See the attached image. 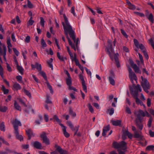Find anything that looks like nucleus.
<instances>
[{
	"instance_id": "1",
	"label": "nucleus",
	"mask_w": 154,
	"mask_h": 154,
	"mask_svg": "<svg viewBox=\"0 0 154 154\" xmlns=\"http://www.w3.org/2000/svg\"><path fill=\"white\" fill-rule=\"evenodd\" d=\"M63 8H61L60 11V14L61 17L64 19V22H62V24L65 32V33L68 40V42L72 48L75 51H76V48H77L79 41V38H75V31L73 30L72 27L69 24L68 19L65 14L63 13Z\"/></svg>"
},
{
	"instance_id": "2",
	"label": "nucleus",
	"mask_w": 154,
	"mask_h": 154,
	"mask_svg": "<svg viewBox=\"0 0 154 154\" xmlns=\"http://www.w3.org/2000/svg\"><path fill=\"white\" fill-rule=\"evenodd\" d=\"M112 146L115 149H117L119 154H125L127 149V143L124 141L118 143L114 142L112 143Z\"/></svg>"
},
{
	"instance_id": "3",
	"label": "nucleus",
	"mask_w": 154,
	"mask_h": 154,
	"mask_svg": "<svg viewBox=\"0 0 154 154\" xmlns=\"http://www.w3.org/2000/svg\"><path fill=\"white\" fill-rule=\"evenodd\" d=\"M141 88L139 85L135 86L134 88V91L131 92V94L135 99L136 102L137 104H139L141 101L138 97V93L141 91Z\"/></svg>"
},
{
	"instance_id": "4",
	"label": "nucleus",
	"mask_w": 154,
	"mask_h": 154,
	"mask_svg": "<svg viewBox=\"0 0 154 154\" xmlns=\"http://www.w3.org/2000/svg\"><path fill=\"white\" fill-rule=\"evenodd\" d=\"M142 80L141 85L144 90L146 93H148V90L150 89V85L149 82L146 79L144 78L143 76H141Z\"/></svg>"
},
{
	"instance_id": "5",
	"label": "nucleus",
	"mask_w": 154,
	"mask_h": 154,
	"mask_svg": "<svg viewBox=\"0 0 154 154\" xmlns=\"http://www.w3.org/2000/svg\"><path fill=\"white\" fill-rule=\"evenodd\" d=\"M108 46L106 48L107 54L109 55L110 58L112 59V55L114 54L113 49L112 48V42L111 40L109 39L108 40Z\"/></svg>"
},
{
	"instance_id": "6",
	"label": "nucleus",
	"mask_w": 154,
	"mask_h": 154,
	"mask_svg": "<svg viewBox=\"0 0 154 154\" xmlns=\"http://www.w3.org/2000/svg\"><path fill=\"white\" fill-rule=\"evenodd\" d=\"M146 114L148 115V117L149 116V113L147 111H146L145 112H144L142 110H139L137 114V118L136 119H138V120L140 121L143 120V118L142 117L145 116Z\"/></svg>"
},
{
	"instance_id": "7",
	"label": "nucleus",
	"mask_w": 154,
	"mask_h": 154,
	"mask_svg": "<svg viewBox=\"0 0 154 154\" xmlns=\"http://www.w3.org/2000/svg\"><path fill=\"white\" fill-rule=\"evenodd\" d=\"M67 125L70 127L71 129L73 131H75L74 135H75L79 129V126L74 127L72 123L70 121H68L67 122Z\"/></svg>"
},
{
	"instance_id": "8",
	"label": "nucleus",
	"mask_w": 154,
	"mask_h": 154,
	"mask_svg": "<svg viewBox=\"0 0 154 154\" xmlns=\"http://www.w3.org/2000/svg\"><path fill=\"white\" fill-rule=\"evenodd\" d=\"M134 42L135 46L137 48H140L142 52L146 51V50L143 45L141 44H140L137 39H134Z\"/></svg>"
},
{
	"instance_id": "9",
	"label": "nucleus",
	"mask_w": 154,
	"mask_h": 154,
	"mask_svg": "<svg viewBox=\"0 0 154 154\" xmlns=\"http://www.w3.org/2000/svg\"><path fill=\"white\" fill-rule=\"evenodd\" d=\"M7 48L5 45H3L2 46H0V55H3L5 60L6 59L5 56Z\"/></svg>"
},
{
	"instance_id": "10",
	"label": "nucleus",
	"mask_w": 154,
	"mask_h": 154,
	"mask_svg": "<svg viewBox=\"0 0 154 154\" xmlns=\"http://www.w3.org/2000/svg\"><path fill=\"white\" fill-rule=\"evenodd\" d=\"M62 129V132L64 136L66 138H68L70 136V134L66 131V127L61 123H59Z\"/></svg>"
},
{
	"instance_id": "11",
	"label": "nucleus",
	"mask_w": 154,
	"mask_h": 154,
	"mask_svg": "<svg viewBox=\"0 0 154 154\" xmlns=\"http://www.w3.org/2000/svg\"><path fill=\"white\" fill-rule=\"evenodd\" d=\"M12 124L13 125L14 131L18 130V126H21L22 125L20 121L17 119H15L14 120H13Z\"/></svg>"
},
{
	"instance_id": "12",
	"label": "nucleus",
	"mask_w": 154,
	"mask_h": 154,
	"mask_svg": "<svg viewBox=\"0 0 154 154\" xmlns=\"http://www.w3.org/2000/svg\"><path fill=\"white\" fill-rule=\"evenodd\" d=\"M42 139L43 142L47 145H49L50 144L49 140L47 138L46 134L43 132L40 135Z\"/></svg>"
},
{
	"instance_id": "13",
	"label": "nucleus",
	"mask_w": 154,
	"mask_h": 154,
	"mask_svg": "<svg viewBox=\"0 0 154 154\" xmlns=\"http://www.w3.org/2000/svg\"><path fill=\"white\" fill-rule=\"evenodd\" d=\"M142 122L143 120L140 121L138 120V119H135L136 125L140 130H142L143 128V125L142 124Z\"/></svg>"
},
{
	"instance_id": "14",
	"label": "nucleus",
	"mask_w": 154,
	"mask_h": 154,
	"mask_svg": "<svg viewBox=\"0 0 154 154\" xmlns=\"http://www.w3.org/2000/svg\"><path fill=\"white\" fill-rule=\"evenodd\" d=\"M32 145L36 149H42V144L38 141H35L32 143Z\"/></svg>"
},
{
	"instance_id": "15",
	"label": "nucleus",
	"mask_w": 154,
	"mask_h": 154,
	"mask_svg": "<svg viewBox=\"0 0 154 154\" xmlns=\"http://www.w3.org/2000/svg\"><path fill=\"white\" fill-rule=\"evenodd\" d=\"M129 78L131 82L133 83L134 80L137 81V77L134 72L129 74Z\"/></svg>"
},
{
	"instance_id": "16",
	"label": "nucleus",
	"mask_w": 154,
	"mask_h": 154,
	"mask_svg": "<svg viewBox=\"0 0 154 154\" xmlns=\"http://www.w3.org/2000/svg\"><path fill=\"white\" fill-rule=\"evenodd\" d=\"M110 130V126L109 125H108L106 127H103L102 135L103 136H105L106 135V133L108 131Z\"/></svg>"
},
{
	"instance_id": "17",
	"label": "nucleus",
	"mask_w": 154,
	"mask_h": 154,
	"mask_svg": "<svg viewBox=\"0 0 154 154\" xmlns=\"http://www.w3.org/2000/svg\"><path fill=\"white\" fill-rule=\"evenodd\" d=\"M113 125L116 126H120L121 125V121L120 120H112L111 121Z\"/></svg>"
},
{
	"instance_id": "18",
	"label": "nucleus",
	"mask_w": 154,
	"mask_h": 154,
	"mask_svg": "<svg viewBox=\"0 0 154 154\" xmlns=\"http://www.w3.org/2000/svg\"><path fill=\"white\" fill-rule=\"evenodd\" d=\"M14 133L16 134V137L17 139L20 140L21 141L23 140V137L21 135H19L18 130H15Z\"/></svg>"
},
{
	"instance_id": "19",
	"label": "nucleus",
	"mask_w": 154,
	"mask_h": 154,
	"mask_svg": "<svg viewBox=\"0 0 154 154\" xmlns=\"http://www.w3.org/2000/svg\"><path fill=\"white\" fill-rule=\"evenodd\" d=\"M27 134L28 135L29 139H30L32 136H34V135L32 131L30 129H28L26 131Z\"/></svg>"
},
{
	"instance_id": "20",
	"label": "nucleus",
	"mask_w": 154,
	"mask_h": 154,
	"mask_svg": "<svg viewBox=\"0 0 154 154\" xmlns=\"http://www.w3.org/2000/svg\"><path fill=\"white\" fill-rule=\"evenodd\" d=\"M134 71L136 73H141V71L139 67H138L136 64H135L133 67H132Z\"/></svg>"
},
{
	"instance_id": "21",
	"label": "nucleus",
	"mask_w": 154,
	"mask_h": 154,
	"mask_svg": "<svg viewBox=\"0 0 154 154\" xmlns=\"http://www.w3.org/2000/svg\"><path fill=\"white\" fill-rule=\"evenodd\" d=\"M13 87L14 89L17 91L20 90L21 88V87L20 84L17 82L14 83L13 85Z\"/></svg>"
},
{
	"instance_id": "22",
	"label": "nucleus",
	"mask_w": 154,
	"mask_h": 154,
	"mask_svg": "<svg viewBox=\"0 0 154 154\" xmlns=\"http://www.w3.org/2000/svg\"><path fill=\"white\" fill-rule=\"evenodd\" d=\"M58 152L60 154H68L67 151L58 146Z\"/></svg>"
},
{
	"instance_id": "23",
	"label": "nucleus",
	"mask_w": 154,
	"mask_h": 154,
	"mask_svg": "<svg viewBox=\"0 0 154 154\" xmlns=\"http://www.w3.org/2000/svg\"><path fill=\"white\" fill-rule=\"evenodd\" d=\"M114 77L115 76L113 75L112 76H110L109 78V81L110 84L113 85H115V81L113 79Z\"/></svg>"
},
{
	"instance_id": "24",
	"label": "nucleus",
	"mask_w": 154,
	"mask_h": 154,
	"mask_svg": "<svg viewBox=\"0 0 154 154\" xmlns=\"http://www.w3.org/2000/svg\"><path fill=\"white\" fill-rule=\"evenodd\" d=\"M148 19L152 23H153V17L152 14L151 13L148 16L147 15H146Z\"/></svg>"
},
{
	"instance_id": "25",
	"label": "nucleus",
	"mask_w": 154,
	"mask_h": 154,
	"mask_svg": "<svg viewBox=\"0 0 154 154\" xmlns=\"http://www.w3.org/2000/svg\"><path fill=\"white\" fill-rule=\"evenodd\" d=\"M22 54L23 55V57L24 59H26V55L27 53V50L25 48H23V49L22 50V51H21Z\"/></svg>"
},
{
	"instance_id": "26",
	"label": "nucleus",
	"mask_w": 154,
	"mask_h": 154,
	"mask_svg": "<svg viewBox=\"0 0 154 154\" xmlns=\"http://www.w3.org/2000/svg\"><path fill=\"white\" fill-rule=\"evenodd\" d=\"M45 83L47 84V87L50 90L51 93L53 94V91L52 89L51 86L50 84L48 81L46 82Z\"/></svg>"
},
{
	"instance_id": "27",
	"label": "nucleus",
	"mask_w": 154,
	"mask_h": 154,
	"mask_svg": "<svg viewBox=\"0 0 154 154\" xmlns=\"http://www.w3.org/2000/svg\"><path fill=\"white\" fill-rule=\"evenodd\" d=\"M17 70L19 71L21 74L23 75V69L22 67L20 66L19 65H17Z\"/></svg>"
},
{
	"instance_id": "28",
	"label": "nucleus",
	"mask_w": 154,
	"mask_h": 154,
	"mask_svg": "<svg viewBox=\"0 0 154 154\" xmlns=\"http://www.w3.org/2000/svg\"><path fill=\"white\" fill-rule=\"evenodd\" d=\"M24 93L26 95H27L29 97H30L31 96V94L29 92L26 90L25 87L23 88V89Z\"/></svg>"
},
{
	"instance_id": "29",
	"label": "nucleus",
	"mask_w": 154,
	"mask_h": 154,
	"mask_svg": "<svg viewBox=\"0 0 154 154\" xmlns=\"http://www.w3.org/2000/svg\"><path fill=\"white\" fill-rule=\"evenodd\" d=\"M14 106L15 109L19 111H21L20 106L17 103L16 101H15L14 103Z\"/></svg>"
},
{
	"instance_id": "30",
	"label": "nucleus",
	"mask_w": 154,
	"mask_h": 154,
	"mask_svg": "<svg viewBox=\"0 0 154 154\" xmlns=\"http://www.w3.org/2000/svg\"><path fill=\"white\" fill-rule=\"evenodd\" d=\"M39 73L43 76L44 78L46 80V82L48 81L46 75L44 72L41 71L39 72Z\"/></svg>"
},
{
	"instance_id": "31",
	"label": "nucleus",
	"mask_w": 154,
	"mask_h": 154,
	"mask_svg": "<svg viewBox=\"0 0 154 154\" xmlns=\"http://www.w3.org/2000/svg\"><path fill=\"white\" fill-rule=\"evenodd\" d=\"M0 129L3 131H5V123L4 122H2L0 124Z\"/></svg>"
},
{
	"instance_id": "32",
	"label": "nucleus",
	"mask_w": 154,
	"mask_h": 154,
	"mask_svg": "<svg viewBox=\"0 0 154 154\" xmlns=\"http://www.w3.org/2000/svg\"><path fill=\"white\" fill-rule=\"evenodd\" d=\"M36 67L38 71H41L42 66L41 64H39L38 63H36L35 64Z\"/></svg>"
},
{
	"instance_id": "33",
	"label": "nucleus",
	"mask_w": 154,
	"mask_h": 154,
	"mask_svg": "<svg viewBox=\"0 0 154 154\" xmlns=\"http://www.w3.org/2000/svg\"><path fill=\"white\" fill-rule=\"evenodd\" d=\"M53 59L52 58H51L49 61L47 62L48 66L50 68H51L52 70L53 69V66L51 63L53 62Z\"/></svg>"
},
{
	"instance_id": "34",
	"label": "nucleus",
	"mask_w": 154,
	"mask_h": 154,
	"mask_svg": "<svg viewBox=\"0 0 154 154\" xmlns=\"http://www.w3.org/2000/svg\"><path fill=\"white\" fill-rule=\"evenodd\" d=\"M134 137L136 138H138L140 139H141V135L137 131H136V132H134Z\"/></svg>"
},
{
	"instance_id": "35",
	"label": "nucleus",
	"mask_w": 154,
	"mask_h": 154,
	"mask_svg": "<svg viewBox=\"0 0 154 154\" xmlns=\"http://www.w3.org/2000/svg\"><path fill=\"white\" fill-rule=\"evenodd\" d=\"M66 83L68 86L72 85L71 78H67L66 79Z\"/></svg>"
},
{
	"instance_id": "36",
	"label": "nucleus",
	"mask_w": 154,
	"mask_h": 154,
	"mask_svg": "<svg viewBox=\"0 0 154 154\" xmlns=\"http://www.w3.org/2000/svg\"><path fill=\"white\" fill-rule=\"evenodd\" d=\"M124 134L128 136V137L130 139L132 138V134L128 131H126L124 132Z\"/></svg>"
},
{
	"instance_id": "37",
	"label": "nucleus",
	"mask_w": 154,
	"mask_h": 154,
	"mask_svg": "<svg viewBox=\"0 0 154 154\" xmlns=\"http://www.w3.org/2000/svg\"><path fill=\"white\" fill-rule=\"evenodd\" d=\"M7 109V108L6 106H0V111L2 112H5Z\"/></svg>"
},
{
	"instance_id": "38",
	"label": "nucleus",
	"mask_w": 154,
	"mask_h": 154,
	"mask_svg": "<svg viewBox=\"0 0 154 154\" xmlns=\"http://www.w3.org/2000/svg\"><path fill=\"white\" fill-rule=\"evenodd\" d=\"M16 78L17 81L20 83H23V81H22V77L21 76L18 75L17 76Z\"/></svg>"
},
{
	"instance_id": "39",
	"label": "nucleus",
	"mask_w": 154,
	"mask_h": 154,
	"mask_svg": "<svg viewBox=\"0 0 154 154\" xmlns=\"http://www.w3.org/2000/svg\"><path fill=\"white\" fill-rule=\"evenodd\" d=\"M32 17H31L29 20L28 23V26L32 25L33 23L34 22V21L32 20Z\"/></svg>"
},
{
	"instance_id": "40",
	"label": "nucleus",
	"mask_w": 154,
	"mask_h": 154,
	"mask_svg": "<svg viewBox=\"0 0 154 154\" xmlns=\"http://www.w3.org/2000/svg\"><path fill=\"white\" fill-rule=\"evenodd\" d=\"M58 59L61 61H64L66 59L65 57H63L62 56H60L58 53Z\"/></svg>"
},
{
	"instance_id": "41",
	"label": "nucleus",
	"mask_w": 154,
	"mask_h": 154,
	"mask_svg": "<svg viewBox=\"0 0 154 154\" xmlns=\"http://www.w3.org/2000/svg\"><path fill=\"white\" fill-rule=\"evenodd\" d=\"M40 23L41 25L43 27H44L45 26V21L44 20V19L42 17H40Z\"/></svg>"
},
{
	"instance_id": "42",
	"label": "nucleus",
	"mask_w": 154,
	"mask_h": 154,
	"mask_svg": "<svg viewBox=\"0 0 154 154\" xmlns=\"http://www.w3.org/2000/svg\"><path fill=\"white\" fill-rule=\"evenodd\" d=\"M45 102L47 104H49L52 105V102L50 99V97L48 95L47 96V100Z\"/></svg>"
},
{
	"instance_id": "43",
	"label": "nucleus",
	"mask_w": 154,
	"mask_h": 154,
	"mask_svg": "<svg viewBox=\"0 0 154 154\" xmlns=\"http://www.w3.org/2000/svg\"><path fill=\"white\" fill-rule=\"evenodd\" d=\"M88 108H89V109L90 112H91V113H93L94 112V110L93 109V108L91 105V103H89L88 104Z\"/></svg>"
},
{
	"instance_id": "44",
	"label": "nucleus",
	"mask_w": 154,
	"mask_h": 154,
	"mask_svg": "<svg viewBox=\"0 0 154 154\" xmlns=\"http://www.w3.org/2000/svg\"><path fill=\"white\" fill-rule=\"evenodd\" d=\"M69 113L70 115L73 117H75L76 116L75 113L72 110L71 108H70L69 109Z\"/></svg>"
},
{
	"instance_id": "45",
	"label": "nucleus",
	"mask_w": 154,
	"mask_h": 154,
	"mask_svg": "<svg viewBox=\"0 0 154 154\" xmlns=\"http://www.w3.org/2000/svg\"><path fill=\"white\" fill-rule=\"evenodd\" d=\"M154 148V146L150 145L147 146L146 149V150L148 151L153 150Z\"/></svg>"
},
{
	"instance_id": "46",
	"label": "nucleus",
	"mask_w": 154,
	"mask_h": 154,
	"mask_svg": "<svg viewBox=\"0 0 154 154\" xmlns=\"http://www.w3.org/2000/svg\"><path fill=\"white\" fill-rule=\"evenodd\" d=\"M125 111L126 112L129 114H131V112L130 108L127 106H126L125 107Z\"/></svg>"
},
{
	"instance_id": "47",
	"label": "nucleus",
	"mask_w": 154,
	"mask_h": 154,
	"mask_svg": "<svg viewBox=\"0 0 154 154\" xmlns=\"http://www.w3.org/2000/svg\"><path fill=\"white\" fill-rule=\"evenodd\" d=\"M82 88L83 90L84 91H85L86 93L87 92V87L85 85V82L83 83H82Z\"/></svg>"
},
{
	"instance_id": "48",
	"label": "nucleus",
	"mask_w": 154,
	"mask_h": 154,
	"mask_svg": "<svg viewBox=\"0 0 154 154\" xmlns=\"http://www.w3.org/2000/svg\"><path fill=\"white\" fill-rule=\"evenodd\" d=\"M108 111L109 112V114L112 115L114 113V110L113 108H111L110 109H108Z\"/></svg>"
},
{
	"instance_id": "49",
	"label": "nucleus",
	"mask_w": 154,
	"mask_h": 154,
	"mask_svg": "<svg viewBox=\"0 0 154 154\" xmlns=\"http://www.w3.org/2000/svg\"><path fill=\"white\" fill-rule=\"evenodd\" d=\"M114 102H113L112 103V106L114 107H116V103H117V98H114Z\"/></svg>"
},
{
	"instance_id": "50",
	"label": "nucleus",
	"mask_w": 154,
	"mask_h": 154,
	"mask_svg": "<svg viewBox=\"0 0 154 154\" xmlns=\"http://www.w3.org/2000/svg\"><path fill=\"white\" fill-rule=\"evenodd\" d=\"M41 45L43 47H45L47 46V45L43 39L41 40Z\"/></svg>"
},
{
	"instance_id": "51",
	"label": "nucleus",
	"mask_w": 154,
	"mask_h": 154,
	"mask_svg": "<svg viewBox=\"0 0 154 154\" xmlns=\"http://www.w3.org/2000/svg\"><path fill=\"white\" fill-rule=\"evenodd\" d=\"M138 54L140 61L142 64H143L144 61L142 55L141 54L139 53H138Z\"/></svg>"
},
{
	"instance_id": "52",
	"label": "nucleus",
	"mask_w": 154,
	"mask_h": 154,
	"mask_svg": "<svg viewBox=\"0 0 154 154\" xmlns=\"http://www.w3.org/2000/svg\"><path fill=\"white\" fill-rule=\"evenodd\" d=\"M79 78L80 80L82 81V83H83L84 82H85V81L83 76V75L82 74H80L79 75Z\"/></svg>"
},
{
	"instance_id": "53",
	"label": "nucleus",
	"mask_w": 154,
	"mask_h": 154,
	"mask_svg": "<svg viewBox=\"0 0 154 154\" xmlns=\"http://www.w3.org/2000/svg\"><path fill=\"white\" fill-rule=\"evenodd\" d=\"M27 6L29 8H32L33 7V5L31 2L29 0L27 1Z\"/></svg>"
},
{
	"instance_id": "54",
	"label": "nucleus",
	"mask_w": 154,
	"mask_h": 154,
	"mask_svg": "<svg viewBox=\"0 0 154 154\" xmlns=\"http://www.w3.org/2000/svg\"><path fill=\"white\" fill-rule=\"evenodd\" d=\"M13 50L15 54L17 55V56H18L20 54L19 51H17V49L15 48H13Z\"/></svg>"
},
{
	"instance_id": "55",
	"label": "nucleus",
	"mask_w": 154,
	"mask_h": 154,
	"mask_svg": "<svg viewBox=\"0 0 154 154\" xmlns=\"http://www.w3.org/2000/svg\"><path fill=\"white\" fill-rule=\"evenodd\" d=\"M128 8L130 9L134 10L135 9L136 7L134 5L131 4L128 6Z\"/></svg>"
},
{
	"instance_id": "56",
	"label": "nucleus",
	"mask_w": 154,
	"mask_h": 154,
	"mask_svg": "<svg viewBox=\"0 0 154 154\" xmlns=\"http://www.w3.org/2000/svg\"><path fill=\"white\" fill-rule=\"evenodd\" d=\"M134 13L137 14V15L139 16H140L141 17H144L145 15L144 14L142 13H140L139 12H134Z\"/></svg>"
},
{
	"instance_id": "57",
	"label": "nucleus",
	"mask_w": 154,
	"mask_h": 154,
	"mask_svg": "<svg viewBox=\"0 0 154 154\" xmlns=\"http://www.w3.org/2000/svg\"><path fill=\"white\" fill-rule=\"evenodd\" d=\"M75 8L74 7H72L71 10V13L73 14L74 16H76V15L75 12Z\"/></svg>"
},
{
	"instance_id": "58",
	"label": "nucleus",
	"mask_w": 154,
	"mask_h": 154,
	"mask_svg": "<svg viewBox=\"0 0 154 154\" xmlns=\"http://www.w3.org/2000/svg\"><path fill=\"white\" fill-rule=\"evenodd\" d=\"M119 56V54L118 53H116L114 55V59L115 61H119V59H118V56Z\"/></svg>"
},
{
	"instance_id": "59",
	"label": "nucleus",
	"mask_w": 154,
	"mask_h": 154,
	"mask_svg": "<svg viewBox=\"0 0 154 154\" xmlns=\"http://www.w3.org/2000/svg\"><path fill=\"white\" fill-rule=\"evenodd\" d=\"M152 123V119L151 118H150L148 122V126L149 128H150L151 126V124Z\"/></svg>"
},
{
	"instance_id": "60",
	"label": "nucleus",
	"mask_w": 154,
	"mask_h": 154,
	"mask_svg": "<svg viewBox=\"0 0 154 154\" xmlns=\"http://www.w3.org/2000/svg\"><path fill=\"white\" fill-rule=\"evenodd\" d=\"M68 87L69 90H72L74 91H77V89L75 88L72 86L71 85H70L68 86Z\"/></svg>"
},
{
	"instance_id": "61",
	"label": "nucleus",
	"mask_w": 154,
	"mask_h": 154,
	"mask_svg": "<svg viewBox=\"0 0 154 154\" xmlns=\"http://www.w3.org/2000/svg\"><path fill=\"white\" fill-rule=\"evenodd\" d=\"M19 101L21 103V104L22 105H23L25 107H27V106L26 105V104L24 102L23 100H22L21 99H19Z\"/></svg>"
},
{
	"instance_id": "62",
	"label": "nucleus",
	"mask_w": 154,
	"mask_h": 154,
	"mask_svg": "<svg viewBox=\"0 0 154 154\" xmlns=\"http://www.w3.org/2000/svg\"><path fill=\"white\" fill-rule=\"evenodd\" d=\"M6 65L8 70L10 72H11L12 71V69L9 65L8 63H7Z\"/></svg>"
},
{
	"instance_id": "63",
	"label": "nucleus",
	"mask_w": 154,
	"mask_h": 154,
	"mask_svg": "<svg viewBox=\"0 0 154 154\" xmlns=\"http://www.w3.org/2000/svg\"><path fill=\"white\" fill-rule=\"evenodd\" d=\"M121 33L122 34V35L124 36L125 37H128V35H127L126 33L125 32V31L124 30H123L122 29H121Z\"/></svg>"
},
{
	"instance_id": "64",
	"label": "nucleus",
	"mask_w": 154,
	"mask_h": 154,
	"mask_svg": "<svg viewBox=\"0 0 154 154\" xmlns=\"http://www.w3.org/2000/svg\"><path fill=\"white\" fill-rule=\"evenodd\" d=\"M25 42L27 43H29L30 41V37L29 36H27L26 37L25 40Z\"/></svg>"
}]
</instances>
